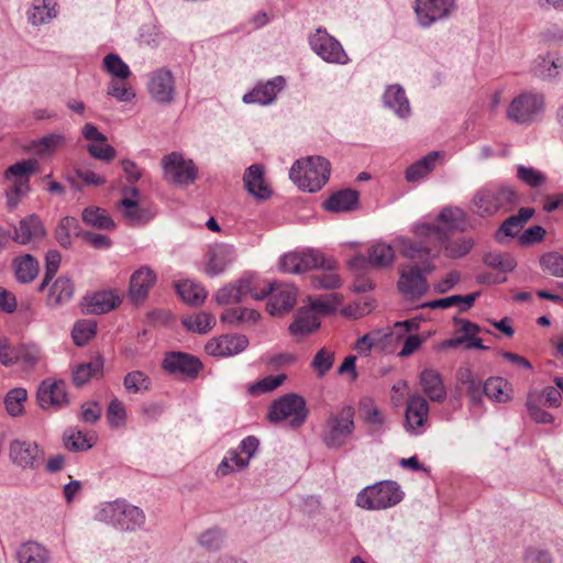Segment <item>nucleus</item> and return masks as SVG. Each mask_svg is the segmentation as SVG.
I'll use <instances>...</instances> for the list:
<instances>
[{"label":"nucleus","mask_w":563,"mask_h":563,"mask_svg":"<svg viewBox=\"0 0 563 563\" xmlns=\"http://www.w3.org/2000/svg\"><path fill=\"white\" fill-rule=\"evenodd\" d=\"M26 397L27 393L24 388L11 389L4 398L7 412L12 417L20 416L23 412Z\"/></svg>","instance_id":"53"},{"label":"nucleus","mask_w":563,"mask_h":563,"mask_svg":"<svg viewBox=\"0 0 563 563\" xmlns=\"http://www.w3.org/2000/svg\"><path fill=\"white\" fill-rule=\"evenodd\" d=\"M81 220L86 225L97 230L112 231L117 228L114 220L106 209L97 206H89L81 212Z\"/></svg>","instance_id":"31"},{"label":"nucleus","mask_w":563,"mask_h":563,"mask_svg":"<svg viewBox=\"0 0 563 563\" xmlns=\"http://www.w3.org/2000/svg\"><path fill=\"white\" fill-rule=\"evenodd\" d=\"M233 249L227 244L211 246L207 254L206 273L210 277L222 274L233 261Z\"/></svg>","instance_id":"22"},{"label":"nucleus","mask_w":563,"mask_h":563,"mask_svg":"<svg viewBox=\"0 0 563 563\" xmlns=\"http://www.w3.org/2000/svg\"><path fill=\"white\" fill-rule=\"evenodd\" d=\"M107 95L115 98L118 101L121 102H129L135 97V93L132 90V88L124 84L123 80H120L118 78L112 79L109 82L107 88Z\"/></svg>","instance_id":"64"},{"label":"nucleus","mask_w":563,"mask_h":563,"mask_svg":"<svg viewBox=\"0 0 563 563\" xmlns=\"http://www.w3.org/2000/svg\"><path fill=\"white\" fill-rule=\"evenodd\" d=\"M87 313L102 314L120 305L121 300L112 290H103L85 298Z\"/></svg>","instance_id":"29"},{"label":"nucleus","mask_w":563,"mask_h":563,"mask_svg":"<svg viewBox=\"0 0 563 563\" xmlns=\"http://www.w3.org/2000/svg\"><path fill=\"white\" fill-rule=\"evenodd\" d=\"M163 368L173 375H180L186 378H196L202 364L198 357L184 352H169L165 355Z\"/></svg>","instance_id":"14"},{"label":"nucleus","mask_w":563,"mask_h":563,"mask_svg":"<svg viewBox=\"0 0 563 563\" xmlns=\"http://www.w3.org/2000/svg\"><path fill=\"white\" fill-rule=\"evenodd\" d=\"M540 266L548 274L563 278V255L559 252H548L540 257Z\"/></svg>","instance_id":"57"},{"label":"nucleus","mask_w":563,"mask_h":563,"mask_svg":"<svg viewBox=\"0 0 563 563\" xmlns=\"http://www.w3.org/2000/svg\"><path fill=\"white\" fill-rule=\"evenodd\" d=\"M384 103L395 111L400 118H407L410 114L409 101L405 90L399 85L389 86L384 93Z\"/></svg>","instance_id":"32"},{"label":"nucleus","mask_w":563,"mask_h":563,"mask_svg":"<svg viewBox=\"0 0 563 563\" xmlns=\"http://www.w3.org/2000/svg\"><path fill=\"white\" fill-rule=\"evenodd\" d=\"M435 269L432 261H423L422 265L409 263L399 267V278L397 282V290L407 300H418L423 297L430 286L427 276Z\"/></svg>","instance_id":"3"},{"label":"nucleus","mask_w":563,"mask_h":563,"mask_svg":"<svg viewBox=\"0 0 563 563\" xmlns=\"http://www.w3.org/2000/svg\"><path fill=\"white\" fill-rule=\"evenodd\" d=\"M429 409L430 408L427 398L420 394L410 395L406 402V430L413 434H420L422 432L421 429L428 420Z\"/></svg>","instance_id":"16"},{"label":"nucleus","mask_w":563,"mask_h":563,"mask_svg":"<svg viewBox=\"0 0 563 563\" xmlns=\"http://www.w3.org/2000/svg\"><path fill=\"white\" fill-rule=\"evenodd\" d=\"M92 438L77 428H68L63 435L65 446L69 451H87L92 448Z\"/></svg>","instance_id":"47"},{"label":"nucleus","mask_w":563,"mask_h":563,"mask_svg":"<svg viewBox=\"0 0 563 563\" xmlns=\"http://www.w3.org/2000/svg\"><path fill=\"white\" fill-rule=\"evenodd\" d=\"M322 271V274L311 277V285L314 289H336L341 287L342 280L334 271Z\"/></svg>","instance_id":"62"},{"label":"nucleus","mask_w":563,"mask_h":563,"mask_svg":"<svg viewBox=\"0 0 563 563\" xmlns=\"http://www.w3.org/2000/svg\"><path fill=\"white\" fill-rule=\"evenodd\" d=\"M9 456L11 462L22 470H37L44 462V451L38 444L25 440L11 441Z\"/></svg>","instance_id":"9"},{"label":"nucleus","mask_w":563,"mask_h":563,"mask_svg":"<svg viewBox=\"0 0 563 563\" xmlns=\"http://www.w3.org/2000/svg\"><path fill=\"white\" fill-rule=\"evenodd\" d=\"M355 410L344 406L339 412L330 415L322 431V441L329 449H340L355 429Z\"/></svg>","instance_id":"7"},{"label":"nucleus","mask_w":563,"mask_h":563,"mask_svg":"<svg viewBox=\"0 0 563 563\" xmlns=\"http://www.w3.org/2000/svg\"><path fill=\"white\" fill-rule=\"evenodd\" d=\"M287 376L285 374H278L276 376H266L256 383L250 385L249 393L251 395H261L265 393H269L278 388L285 380Z\"/></svg>","instance_id":"59"},{"label":"nucleus","mask_w":563,"mask_h":563,"mask_svg":"<svg viewBox=\"0 0 563 563\" xmlns=\"http://www.w3.org/2000/svg\"><path fill=\"white\" fill-rule=\"evenodd\" d=\"M123 386L128 393L143 394L151 389L152 380L143 371H132L124 376Z\"/></svg>","instance_id":"48"},{"label":"nucleus","mask_w":563,"mask_h":563,"mask_svg":"<svg viewBox=\"0 0 563 563\" xmlns=\"http://www.w3.org/2000/svg\"><path fill=\"white\" fill-rule=\"evenodd\" d=\"M507 383L500 377H490L484 383V395L497 402L507 401L510 396L505 391Z\"/></svg>","instance_id":"54"},{"label":"nucleus","mask_w":563,"mask_h":563,"mask_svg":"<svg viewBox=\"0 0 563 563\" xmlns=\"http://www.w3.org/2000/svg\"><path fill=\"white\" fill-rule=\"evenodd\" d=\"M249 344V339L244 334H223L210 340L206 344V352L211 356L228 357L243 352Z\"/></svg>","instance_id":"17"},{"label":"nucleus","mask_w":563,"mask_h":563,"mask_svg":"<svg viewBox=\"0 0 563 563\" xmlns=\"http://www.w3.org/2000/svg\"><path fill=\"white\" fill-rule=\"evenodd\" d=\"M27 21L35 26L48 23L56 12V3L53 0H33L32 7L27 10Z\"/></svg>","instance_id":"33"},{"label":"nucleus","mask_w":563,"mask_h":563,"mask_svg":"<svg viewBox=\"0 0 563 563\" xmlns=\"http://www.w3.org/2000/svg\"><path fill=\"white\" fill-rule=\"evenodd\" d=\"M269 295L266 310L272 316H280L290 311L297 301V289L292 285L275 283V290Z\"/></svg>","instance_id":"19"},{"label":"nucleus","mask_w":563,"mask_h":563,"mask_svg":"<svg viewBox=\"0 0 563 563\" xmlns=\"http://www.w3.org/2000/svg\"><path fill=\"white\" fill-rule=\"evenodd\" d=\"M320 327V321L316 313L309 308H300L296 313L294 322L289 325V331L294 335H307Z\"/></svg>","instance_id":"36"},{"label":"nucleus","mask_w":563,"mask_h":563,"mask_svg":"<svg viewBox=\"0 0 563 563\" xmlns=\"http://www.w3.org/2000/svg\"><path fill=\"white\" fill-rule=\"evenodd\" d=\"M176 289L184 301L194 306L203 303L207 298L206 289L190 280L178 283Z\"/></svg>","instance_id":"46"},{"label":"nucleus","mask_w":563,"mask_h":563,"mask_svg":"<svg viewBox=\"0 0 563 563\" xmlns=\"http://www.w3.org/2000/svg\"><path fill=\"white\" fill-rule=\"evenodd\" d=\"M145 522V515L143 510L136 506L123 503L122 514L118 528L126 531H134L140 529Z\"/></svg>","instance_id":"43"},{"label":"nucleus","mask_w":563,"mask_h":563,"mask_svg":"<svg viewBox=\"0 0 563 563\" xmlns=\"http://www.w3.org/2000/svg\"><path fill=\"white\" fill-rule=\"evenodd\" d=\"M243 183L249 194L258 200H266L272 196V189L264 179V168L260 164H253L245 170Z\"/></svg>","instance_id":"23"},{"label":"nucleus","mask_w":563,"mask_h":563,"mask_svg":"<svg viewBox=\"0 0 563 563\" xmlns=\"http://www.w3.org/2000/svg\"><path fill=\"white\" fill-rule=\"evenodd\" d=\"M103 68L115 79L125 80L131 76L129 66L114 53L104 56Z\"/></svg>","instance_id":"51"},{"label":"nucleus","mask_w":563,"mask_h":563,"mask_svg":"<svg viewBox=\"0 0 563 563\" xmlns=\"http://www.w3.org/2000/svg\"><path fill=\"white\" fill-rule=\"evenodd\" d=\"M517 178L531 188H538L547 180L541 172L525 165L517 166Z\"/></svg>","instance_id":"61"},{"label":"nucleus","mask_w":563,"mask_h":563,"mask_svg":"<svg viewBox=\"0 0 563 563\" xmlns=\"http://www.w3.org/2000/svg\"><path fill=\"white\" fill-rule=\"evenodd\" d=\"M334 364V352L322 347L311 361V368L317 373L318 377H323L332 368Z\"/></svg>","instance_id":"56"},{"label":"nucleus","mask_w":563,"mask_h":563,"mask_svg":"<svg viewBox=\"0 0 563 563\" xmlns=\"http://www.w3.org/2000/svg\"><path fill=\"white\" fill-rule=\"evenodd\" d=\"M118 206L122 208V217L130 225H142L154 218L151 208L140 205L137 200L130 197L122 198Z\"/></svg>","instance_id":"26"},{"label":"nucleus","mask_w":563,"mask_h":563,"mask_svg":"<svg viewBox=\"0 0 563 563\" xmlns=\"http://www.w3.org/2000/svg\"><path fill=\"white\" fill-rule=\"evenodd\" d=\"M165 178L173 184L188 185L197 178V167L191 159L186 161L181 154L173 152L163 158Z\"/></svg>","instance_id":"10"},{"label":"nucleus","mask_w":563,"mask_h":563,"mask_svg":"<svg viewBox=\"0 0 563 563\" xmlns=\"http://www.w3.org/2000/svg\"><path fill=\"white\" fill-rule=\"evenodd\" d=\"M156 283V274L148 266H142L130 278L129 294L133 301H143Z\"/></svg>","instance_id":"24"},{"label":"nucleus","mask_w":563,"mask_h":563,"mask_svg":"<svg viewBox=\"0 0 563 563\" xmlns=\"http://www.w3.org/2000/svg\"><path fill=\"white\" fill-rule=\"evenodd\" d=\"M438 221L445 224L448 230L464 232L467 229L466 213L459 207H445L438 216Z\"/></svg>","instance_id":"42"},{"label":"nucleus","mask_w":563,"mask_h":563,"mask_svg":"<svg viewBox=\"0 0 563 563\" xmlns=\"http://www.w3.org/2000/svg\"><path fill=\"white\" fill-rule=\"evenodd\" d=\"M82 230L80 229L79 222L74 217H64L60 219L55 228V239L57 243L68 249L71 245V236H81Z\"/></svg>","instance_id":"40"},{"label":"nucleus","mask_w":563,"mask_h":563,"mask_svg":"<svg viewBox=\"0 0 563 563\" xmlns=\"http://www.w3.org/2000/svg\"><path fill=\"white\" fill-rule=\"evenodd\" d=\"M456 9L455 0H416V15L423 27L449 18Z\"/></svg>","instance_id":"11"},{"label":"nucleus","mask_w":563,"mask_h":563,"mask_svg":"<svg viewBox=\"0 0 563 563\" xmlns=\"http://www.w3.org/2000/svg\"><path fill=\"white\" fill-rule=\"evenodd\" d=\"M13 265L16 279L23 284H27L34 280L38 273V263L30 254H26L23 257L15 260Z\"/></svg>","instance_id":"45"},{"label":"nucleus","mask_w":563,"mask_h":563,"mask_svg":"<svg viewBox=\"0 0 563 563\" xmlns=\"http://www.w3.org/2000/svg\"><path fill=\"white\" fill-rule=\"evenodd\" d=\"M18 563H49L51 551L36 541L21 543L15 550Z\"/></svg>","instance_id":"28"},{"label":"nucleus","mask_w":563,"mask_h":563,"mask_svg":"<svg viewBox=\"0 0 563 563\" xmlns=\"http://www.w3.org/2000/svg\"><path fill=\"white\" fill-rule=\"evenodd\" d=\"M66 142L63 133H49L30 143L29 150L38 156H46L55 153Z\"/></svg>","instance_id":"39"},{"label":"nucleus","mask_w":563,"mask_h":563,"mask_svg":"<svg viewBox=\"0 0 563 563\" xmlns=\"http://www.w3.org/2000/svg\"><path fill=\"white\" fill-rule=\"evenodd\" d=\"M310 45L312 51L328 63L344 65L349 62V56L341 43L325 31L317 30L310 37Z\"/></svg>","instance_id":"12"},{"label":"nucleus","mask_w":563,"mask_h":563,"mask_svg":"<svg viewBox=\"0 0 563 563\" xmlns=\"http://www.w3.org/2000/svg\"><path fill=\"white\" fill-rule=\"evenodd\" d=\"M523 228V225L520 223L517 218L510 216L508 217L501 225L498 228V230L495 233V240L504 244L506 241V238H515L518 236L520 230Z\"/></svg>","instance_id":"63"},{"label":"nucleus","mask_w":563,"mask_h":563,"mask_svg":"<svg viewBox=\"0 0 563 563\" xmlns=\"http://www.w3.org/2000/svg\"><path fill=\"white\" fill-rule=\"evenodd\" d=\"M520 201L515 188L510 186H488L475 192L472 211L478 217H492L499 211L508 212Z\"/></svg>","instance_id":"1"},{"label":"nucleus","mask_w":563,"mask_h":563,"mask_svg":"<svg viewBox=\"0 0 563 563\" xmlns=\"http://www.w3.org/2000/svg\"><path fill=\"white\" fill-rule=\"evenodd\" d=\"M151 97L158 103L168 104L174 101L175 80L172 71L159 68L150 75L147 84Z\"/></svg>","instance_id":"15"},{"label":"nucleus","mask_w":563,"mask_h":563,"mask_svg":"<svg viewBox=\"0 0 563 563\" xmlns=\"http://www.w3.org/2000/svg\"><path fill=\"white\" fill-rule=\"evenodd\" d=\"M96 322L90 320L77 321L71 331V338L77 346H84L96 334Z\"/></svg>","instance_id":"55"},{"label":"nucleus","mask_w":563,"mask_h":563,"mask_svg":"<svg viewBox=\"0 0 563 563\" xmlns=\"http://www.w3.org/2000/svg\"><path fill=\"white\" fill-rule=\"evenodd\" d=\"M338 263L334 258L325 257L318 250L308 249L302 252H290L280 258V271L289 274H302L311 269L334 271Z\"/></svg>","instance_id":"6"},{"label":"nucleus","mask_w":563,"mask_h":563,"mask_svg":"<svg viewBox=\"0 0 563 563\" xmlns=\"http://www.w3.org/2000/svg\"><path fill=\"white\" fill-rule=\"evenodd\" d=\"M544 109V96L537 92H523L516 97L508 107V119L520 123L533 122Z\"/></svg>","instance_id":"8"},{"label":"nucleus","mask_w":563,"mask_h":563,"mask_svg":"<svg viewBox=\"0 0 563 563\" xmlns=\"http://www.w3.org/2000/svg\"><path fill=\"white\" fill-rule=\"evenodd\" d=\"M308 412L305 398L298 394L289 393L272 402L267 419L274 424L288 420L289 426L296 429L306 422Z\"/></svg>","instance_id":"4"},{"label":"nucleus","mask_w":563,"mask_h":563,"mask_svg":"<svg viewBox=\"0 0 563 563\" xmlns=\"http://www.w3.org/2000/svg\"><path fill=\"white\" fill-rule=\"evenodd\" d=\"M443 249L444 256L448 258H461L467 255L473 249L475 242L472 238H459L455 240L449 239L444 231V236L439 240Z\"/></svg>","instance_id":"37"},{"label":"nucleus","mask_w":563,"mask_h":563,"mask_svg":"<svg viewBox=\"0 0 563 563\" xmlns=\"http://www.w3.org/2000/svg\"><path fill=\"white\" fill-rule=\"evenodd\" d=\"M261 318L258 311L249 308H230L227 309L220 317L222 322L227 323H239V322H251L256 323Z\"/></svg>","instance_id":"49"},{"label":"nucleus","mask_w":563,"mask_h":563,"mask_svg":"<svg viewBox=\"0 0 563 563\" xmlns=\"http://www.w3.org/2000/svg\"><path fill=\"white\" fill-rule=\"evenodd\" d=\"M36 398L42 409H60L70 402L67 395V385L63 379H44L37 388Z\"/></svg>","instance_id":"13"},{"label":"nucleus","mask_w":563,"mask_h":563,"mask_svg":"<svg viewBox=\"0 0 563 563\" xmlns=\"http://www.w3.org/2000/svg\"><path fill=\"white\" fill-rule=\"evenodd\" d=\"M74 295V284L65 276L58 277L49 288L46 305L51 308H57L68 302Z\"/></svg>","instance_id":"30"},{"label":"nucleus","mask_w":563,"mask_h":563,"mask_svg":"<svg viewBox=\"0 0 563 563\" xmlns=\"http://www.w3.org/2000/svg\"><path fill=\"white\" fill-rule=\"evenodd\" d=\"M358 201V192L354 189L346 188L332 194L323 202V208L330 212H347L356 209Z\"/></svg>","instance_id":"27"},{"label":"nucleus","mask_w":563,"mask_h":563,"mask_svg":"<svg viewBox=\"0 0 563 563\" xmlns=\"http://www.w3.org/2000/svg\"><path fill=\"white\" fill-rule=\"evenodd\" d=\"M561 69H563L562 57L550 59L548 57L539 56L534 60L532 71L536 77L551 81L558 78Z\"/></svg>","instance_id":"41"},{"label":"nucleus","mask_w":563,"mask_h":563,"mask_svg":"<svg viewBox=\"0 0 563 563\" xmlns=\"http://www.w3.org/2000/svg\"><path fill=\"white\" fill-rule=\"evenodd\" d=\"M41 358V349L34 343L19 344L16 363L34 367Z\"/></svg>","instance_id":"60"},{"label":"nucleus","mask_w":563,"mask_h":563,"mask_svg":"<svg viewBox=\"0 0 563 563\" xmlns=\"http://www.w3.org/2000/svg\"><path fill=\"white\" fill-rule=\"evenodd\" d=\"M46 236V231L36 214H31L20 220L19 225L14 227L13 233H11V241L19 244H27L31 242H38Z\"/></svg>","instance_id":"18"},{"label":"nucleus","mask_w":563,"mask_h":563,"mask_svg":"<svg viewBox=\"0 0 563 563\" xmlns=\"http://www.w3.org/2000/svg\"><path fill=\"white\" fill-rule=\"evenodd\" d=\"M123 503L124 501L121 500L106 503L96 514V519L98 521L111 523L118 527L120 515L122 514Z\"/></svg>","instance_id":"58"},{"label":"nucleus","mask_w":563,"mask_h":563,"mask_svg":"<svg viewBox=\"0 0 563 563\" xmlns=\"http://www.w3.org/2000/svg\"><path fill=\"white\" fill-rule=\"evenodd\" d=\"M330 173L331 165L327 158L308 156L294 163L289 170V177L299 189L316 192L328 183Z\"/></svg>","instance_id":"2"},{"label":"nucleus","mask_w":563,"mask_h":563,"mask_svg":"<svg viewBox=\"0 0 563 563\" xmlns=\"http://www.w3.org/2000/svg\"><path fill=\"white\" fill-rule=\"evenodd\" d=\"M369 266L374 268H386L395 261V251L390 244L377 242L367 250Z\"/></svg>","instance_id":"38"},{"label":"nucleus","mask_w":563,"mask_h":563,"mask_svg":"<svg viewBox=\"0 0 563 563\" xmlns=\"http://www.w3.org/2000/svg\"><path fill=\"white\" fill-rule=\"evenodd\" d=\"M103 357L97 355L88 363H81L73 369V383L77 387H82L92 377L102 375Z\"/></svg>","instance_id":"34"},{"label":"nucleus","mask_w":563,"mask_h":563,"mask_svg":"<svg viewBox=\"0 0 563 563\" xmlns=\"http://www.w3.org/2000/svg\"><path fill=\"white\" fill-rule=\"evenodd\" d=\"M486 266L498 269L501 273H508L515 269L517 263L509 254L500 252H488L483 256Z\"/></svg>","instance_id":"50"},{"label":"nucleus","mask_w":563,"mask_h":563,"mask_svg":"<svg viewBox=\"0 0 563 563\" xmlns=\"http://www.w3.org/2000/svg\"><path fill=\"white\" fill-rule=\"evenodd\" d=\"M398 246L400 247V254L405 258L422 265L423 261H432L437 258V254H432L431 247L424 241H413L406 238L397 239Z\"/></svg>","instance_id":"25"},{"label":"nucleus","mask_w":563,"mask_h":563,"mask_svg":"<svg viewBox=\"0 0 563 563\" xmlns=\"http://www.w3.org/2000/svg\"><path fill=\"white\" fill-rule=\"evenodd\" d=\"M419 385L426 397L432 401L442 404L448 396L442 375L433 368H424L419 374Z\"/></svg>","instance_id":"21"},{"label":"nucleus","mask_w":563,"mask_h":563,"mask_svg":"<svg viewBox=\"0 0 563 563\" xmlns=\"http://www.w3.org/2000/svg\"><path fill=\"white\" fill-rule=\"evenodd\" d=\"M286 80L283 76H276L264 84H258L252 91L243 96L245 103H258L267 106L274 102L279 91L284 89Z\"/></svg>","instance_id":"20"},{"label":"nucleus","mask_w":563,"mask_h":563,"mask_svg":"<svg viewBox=\"0 0 563 563\" xmlns=\"http://www.w3.org/2000/svg\"><path fill=\"white\" fill-rule=\"evenodd\" d=\"M310 299V306L313 313L329 314L336 310L338 306L341 303L342 297L339 294L332 292L324 297Z\"/></svg>","instance_id":"52"},{"label":"nucleus","mask_w":563,"mask_h":563,"mask_svg":"<svg viewBox=\"0 0 563 563\" xmlns=\"http://www.w3.org/2000/svg\"><path fill=\"white\" fill-rule=\"evenodd\" d=\"M440 153L437 151L428 153L424 157L411 164L405 172V178L408 183H417L429 175L435 167V162Z\"/></svg>","instance_id":"35"},{"label":"nucleus","mask_w":563,"mask_h":563,"mask_svg":"<svg viewBox=\"0 0 563 563\" xmlns=\"http://www.w3.org/2000/svg\"><path fill=\"white\" fill-rule=\"evenodd\" d=\"M181 323L188 331L205 334L216 324V318L210 312L200 311L194 316L185 317Z\"/></svg>","instance_id":"44"},{"label":"nucleus","mask_w":563,"mask_h":563,"mask_svg":"<svg viewBox=\"0 0 563 563\" xmlns=\"http://www.w3.org/2000/svg\"><path fill=\"white\" fill-rule=\"evenodd\" d=\"M404 498L400 486L393 481H383L365 487L357 494L356 505L364 509H386L399 504Z\"/></svg>","instance_id":"5"}]
</instances>
